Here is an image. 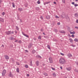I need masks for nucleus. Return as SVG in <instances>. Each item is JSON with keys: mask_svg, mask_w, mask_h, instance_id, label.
<instances>
[{"mask_svg": "<svg viewBox=\"0 0 78 78\" xmlns=\"http://www.w3.org/2000/svg\"><path fill=\"white\" fill-rule=\"evenodd\" d=\"M2 47H5V45H4L2 44Z\"/></svg>", "mask_w": 78, "mask_h": 78, "instance_id": "59", "label": "nucleus"}, {"mask_svg": "<svg viewBox=\"0 0 78 78\" xmlns=\"http://www.w3.org/2000/svg\"><path fill=\"white\" fill-rule=\"evenodd\" d=\"M12 7L13 8H15V4L13 2H12Z\"/></svg>", "mask_w": 78, "mask_h": 78, "instance_id": "15", "label": "nucleus"}, {"mask_svg": "<svg viewBox=\"0 0 78 78\" xmlns=\"http://www.w3.org/2000/svg\"><path fill=\"white\" fill-rule=\"evenodd\" d=\"M60 67V69H62V67L61 66Z\"/></svg>", "mask_w": 78, "mask_h": 78, "instance_id": "63", "label": "nucleus"}, {"mask_svg": "<svg viewBox=\"0 0 78 78\" xmlns=\"http://www.w3.org/2000/svg\"><path fill=\"white\" fill-rule=\"evenodd\" d=\"M69 40L70 41V42H72L73 41V40L72 38H70L69 39Z\"/></svg>", "mask_w": 78, "mask_h": 78, "instance_id": "31", "label": "nucleus"}, {"mask_svg": "<svg viewBox=\"0 0 78 78\" xmlns=\"http://www.w3.org/2000/svg\"><path fill=\"white\" fill-rule=\"evenodd\" d=\"M9 39H10V40H11V41H12V40H16V39H15V38H14V37H9Z\"/></svg>", "mask_w": 78, "mask_h": 78, "instance_id": "4", "label": "nucleus"}, {"mask_svg": "<svg viewBox=\"0 0 78 78\" xmlns=\"http://www.w3.org/2000/svg\"><path fill=\"white\" fill-rule=\"evenodd\" d=\"M76 64H77L76 65L77 66H78V62L76 63Z\"/></svg>", "mask_w": 78, "mask_h": 78, "instance_id": "64", "label": "nucleus"}, {"mask_svg": "<svg viewBox=\"0 0 78 78\" xmlns=\"http://www.w3.org/2000/svg\"><path fill=\"white\" fill-rule=\"evenodd\" d=\"M75 42H78V39L77 38H75V39L74 40Z\"/></svg>", "mask_w": 78, "mask_h": 78, "instance_id": "25", "label": "nucleus"}, {"mask_svg": "<svg viewBox=\"0 0 78 78\" xmlns=\"http://www.w3.org/2000/svg\"><path fill=\"white\" fill-rule=\"evenodd\" d=\"M66 62V60L63 58H61L60 59L59 62L61 64H64Z\"/></svg>", "mask_w": 78, "mask_h": 78, "instance_id": "1", "label": "nucleus"}, {"mask_svg": "<svg viewBox=\"0 0 78 78\" xmlns=\"http://www.w3.org/2000/svg\"><path fill=\"white\" fill-rule=\"evenodd\" d=\"M76 23H78V20H76Z\"/></svg>", "mask_w": 78, "mask_h": 78, "instance_id": "56", "label": "nucleus"}, {"mask_svg": "<svg viewBox=\"0 0 78 78\" xmlns=\"http://www.w3.org/2000/svg\"><path fill=\"white\" fill-rule=\"evenodd\" d=\"M74 6H75V7H76V6H78V5L76 4H74Z\"/></svg>", "mask_w": 78, "mask_h": 78, "instance_id": "40", "label": "nucleus"}, {"mask_svg": "<svg viewBox=\"0 0 78 78\" xmlns=\"http://www.w3.org/2000/svg\"><path fill=\"white\" fill-rule=\"evenodd\" d=\"M60 33H63L64 34L66 33V32H65V31H64V30H62V31H60Z\"/></svg>", "mask_w": 78, "mask_h": 78, "instance_id": "20", "label": "nucleus"}, {"mask_svg": "<svg viewBox=\"0 0 78 78\" xmlns=\"http://www.w3.org/2000/svg\"><path fill=\"white\" fill-rule=\"evenodd\" d=\"M66 70H67L70 71V70H71V68H70V67L66 68Z\"/></svg>", "mask_w": 78, "mask_h": 78, "instance_id": "14", "label": "nucleus"}, {"mask_svg": "<svg viewBox=\"0 0 78 78\" xmlns=\"http://www.w3.org/2000/svg\"><path fill=\"white\" fill-rule=\"evenodd\" d=\"M54 4H56V2H54Z\"/></svg>", "mask_w": 78, "mask_h": 78, "instance_id": "61", "label": "nucleus"}, {"mask_svg": "<svg viewBox=\"0 0 78 78\" xmlns=\"http://www.w3.org/2000/svg\"><path fill=\"white\" fill-rule=\"evenodd\" d=\"M40 18L41 20H43V17L41 16Z\"/></svg>", "mask_w": 78, "mask_h": 78, "instance_id": "41", "label": "nucleus"}, {"mask_svg": "<svg viewBox=\"0 0 78 78\" xmlns=\"http://www.w3.org/2000/svg\"><path fill=\"white\" fill-rule=\"evenodd\" d=\"M5 57L6 59H9V57L7 55H5Z\"/></svg>", "mask_w": 78, "mask_h": 78, "instance_id": "8", "label": "nucleus"}, {"mask_svg": "<svg viewBox=\"0 0 78 78\" xmlns=\"http://www.w3.org/2000/svg\"><path fill=\"white\" fill-rule=\"evenodd\" d=\"M60 54L61 55H62V56H64V54L62 53H60Z\"/></svg>", "mask_w": 78, "mask_h": 78, "instance_id": "43", "label": "nucleus"}, {"mask_svg": "<svg viewBox=\"0 0 78 78\" xmlns=\"http://www.w3.org/2000/svg\"><path fill=\"white\" fill-rule=\"evenodd\" d=\"M36 58H39L40 59H41V58H42V57H41V56L39 55H37L36 56Z\"/></svg>", "mask_w": 78, "mask_h": 78, "instance_id": "10", "label": "nucleus"}, {"mask_svg": "<svg viewBox=\"0 0 78 78\" xmlns=\"http://www.w3.org/2000/svg\"><path fill=\"white\" fill-rule=\"evenodd\" d=\"M52 70H55V69L54 68H52Z\"/></svg>", "mask_w": 78, "mask_h": 78, "instance_id": "53", "label": "nucleus"}, {"mask_svg": "<svg viewBox=\"0 0 78 78\" xmlns=\"http://www.w3.org/2000/svg\"><path fill=\"white\" fill-rule=\"evenodd\" d=\"M41 32H43V31H44V29H41Z\"/></svg>", "mask_w": 78, "mask_h": 78, "instance_id": "47", "label": "nucleus"}, {"mask_svg": "<svg viewBox=\"0 0 78 78\" xmlns=\"http://www.w3.org/2000/svg\"><path fill=\"white\" fill-rule=\"evenodd\" d=\"M44 75H45L46 76H47V73H44Z\"/></svg>", "mask_w": 78, "mask_h": 78, "instance_id": "49", "label": "nucleus"}, {"mask_svg": "<svg viewBox=\"0 0 78 78\" xmlns=\"http://www.w3.org/2000/svg\"><path fill=\"white\" fill-rule=\"evenodd\" d=\"M16 28L17 30L18 31L19 30V28L18 27H17V26H16Z\"/></svg>", "mask_w": 78, "mask_h": 78, "instance_id": "27", "label": "nucleus"}, {"mask_svg": "<svg viewBox=\"0 0 78 78\" xmlns=\"http://www.w3.org/2000/svg\"><path fill=\"white\" fill-rule=\"evenodd\" d=\"M30 66H32L33 64H32V61L30 62Z\"/></svg>", "mask_w": 78, "mask_h": 78, "instance_id": "24", "label": "nucleus"}, {"mask_svg": "<svg viewBox=\"0 0 78 78\" xmlns=\"http://www.w3.org/2000/svg\"><path fill=\"white\" fill-rule=\"evenodd\" d=\"M36 10H37V11H38L40 9L38 7H36Z\"/></svg>", "mask_w": 78, "mask_h": 78, "instance_id": "28", "label": "nucleus"}, {"mask_svg": "<svg viewBox=\"0 0 78 78\" xmlns=\"http://www.w3.org/2000/svg\"><path fill=\"white\" fill-rule=\"evenodd\" d=\"M50 17L49 16H46V18L47 19H50Z\"/></svg>", "mask_w": 78, "mask_h": 78, "instance_id": "19", "label": "nucleus"}, {"mask_svg": "<svg viewBox=\"0 0 78 78\" xmlns=\"http://www.w3.org/2000/svg\"><path fill=\"white\" fill-rule=\"evenodd\" d=\"M22 33L23 35L24 36H26V37H28V38L29 37V36L28 35H27V34H25L24 33H23V32H22Z\"/></svg>", "mask_w": 78, "mask_h": 78, "instance_id": "6", "label": "nucleus"}, {"mask_svg": "<svg viewBox=\"0 0 78 78\" xmlns=\"http://www.w3.org/2000/svg\"><path fill=\"white\" fill-rule=\"evenodd\" d=\"M36 63L37 64V66H39V62L38 61H37Z\"/></svg>", "mask_w": 78, "mask_h": 78, "instance_id": "17", "label": "nucleus"}, {"mask_svg": "<svg viewBox=\"0 0 78 78\" xmlns=\"http://www.w3.org/2000/svg\"><path fill=\"white\" fill-rule=\"evenodd\" d=\"M28 3L25 4L24 5V6H25V7H27V6H28Z\"/></svg>", "mask_w": 78, "mask_h": 78, "instance_id": "29", "label": "nucleus"}, {"mask_svg": "<svg viewBox=\"0 0 78 78\" xmlns=\"http://www.w3.org/2000/svg\"><path fill=\"white\" fill-rule=\"evenodd\" d=\"M53 75L54 76H56V75L55 74V73H53Z\"/></svg>", "mask_w": 78, "mask_h": 78, "instance_id": "32", "label": "nucleus"}, {"mask_svg": "<svg viewBox=\"0 0 78 78\" xmlns=\"http://www.w3.org/2000/svg\"><path fill=\"white\" fill-rule=\"evenodd\" d=\"M32 53L33 54H34V53H36V51H35L34 50H33L32 51Z\"/></svg>", "mask_w": 78, "mask_h": 78, "instance_id": "21", "label": "nucleus"}, {"mask_svg": "<svg viewBox=\"0 0 78 78\" xmlns=\"http://www.w3.org/2000/svg\"><path fill=\"white\" fill-rule=\"evenodd\" d=\"M37 3L38 4H40V3H41V2H40V1H38L37 2Z\"/></svg>", "mask_w": 78, "mask_h": 78, "instance_id": "39", "label": "nucleus"}, {"mask_svg": "<svg viewBox=\"0 0 78 78\" xmlns=\"http://www.w3.org/2000/svg\"><path fill=\"white\" fill-rule=\"evenodd\" d=\"M25 51H26V52H27V53H28V50H25Z\"/></svg>", "mask_w": 78, "mask_h": 78, "instance_id": "52", "label": "nucleus"}, {"mask_svg": "<svg viewBox=\"0 0 78 78\" xmlns=\"http://www.w3.org/2000/svg\"><path fill=\"white\" fill-rule=\"evenodd\" d=\"M53 31L56 33H58V30H57L56 29H54Z\"/></svg>", "mask_w": 78, "mask_h": 78, "instance_id": "13", "label": "nucleus"}, {"mask_svg": "<svg viewBox=\"0 0 78 78\" xmlns=\"http://www.w3.org/2000/svg\"><path fill=\"white\" fill-rule=\"evenodd\" d=\"M70 33L71 34H75V31H73V32L70 31Z\"/></svg>", "mask_w": 78, "mask_h": 78, "instance_id": "16", "label": "nucleus"}, {"mask_svg": "<svg viewBox=\"0 0 78 78\" xmlns=\"http://www.w3.org/2000/svg\"><path fill=\"white\" fill-rule=\"evenodd\" d=\"M17 41H18V40H16V41H15V42H17Z\"/></svg>", "mask_w": 78, "mask_h": 78, "instance_id": "58", "label": "nucleus"}, {"mask_svg": "<svg viewBox=\"0 0 78 78\" xmlns=\"http://www.w3.org/2000/svg\"><path fill=\"white\" fill-rule=\"evenodd\" d=\"M61 17H62V18H64V16L62 15L61 16Z\"/></svg>", "mask_w": 78, "mask_h": 78, "instance_id": "62", "label": "nucleus"}, {"mask_svg": "<svg viewBox=\"0 0 78 78\" xmlns=\"http://www.w3.org/2000/svg\"><path fill=\"white\" fill-rule=\"evenodd\" d=\"M75 28H77V29H78V27H75Z\"/></svg>", "mask_w": 78, "mask_h": 78, "instance_id": "57", "label": "nucleus"}, {"mask_svg": "<svg viewBox=\"0 0 78 78\" xmlns=\"http://www.w3.org/2000/svg\"><path fill=\"white\" fill-rule=\"evenodd\" d=\"M55 17L56 19H59V17H58V16H55Z\"/></svg>", "mask_w": 78, "mask_h": 78, "instance_id": "33", "label": "nucleus"}, {"mask_svg": "<svg viewBox=\"0 0 78 78\" xmlns=\"http://www.w3.org/2000/svg\"><path fill=\"white\" fill-rule=\"evenodd\" d=\"M50 2L49 1V2H45V4H48V3H50Z\"/></svg>", "mask_w": 78, "mask_h": 78, "instance_id": "36", "label": "nucleus"}, {"mask_svg": "<svg viewBox=\"0 0 78 78\" xmlns=\"http://www.w3.org/2000/svg\"><path fill=\"white\" fill-rule=\"evenodd\" d=\"M62 2H63V3H66L65 2V0H62Z\"/></svg>", "mask_w": 78, "mask_h": 78, "instance_id": "37", "label": "nucleus"}, {"mask_svg": "<svg viewBox=\"0 0 78 78\" xmlns=\"http://www.w3.org/2000/svg\"><path fill=\"white\" fill-rule=\"evenodd\" d=\"M71 36H72V37H75V35H73V34H72L71 35Z\"/></svg>", "mask_w": 78, "mask_h": 78, "instance_id": "45", "label": "nucleus"}, {"mask_svg": "<svg viewBox=\"0 0 78 78\" xmlns=\"http://www.w3.org/2000/svg\"><path fill=\"white\" fill-rule=\"evenodd\" d=\"M49 60L50 63H52V62H53V61H52V58H49Z\"/></svg>", "mask_w": 78, "mask_h": 78, "instance_id": "7", "label": "nucleus"}, {"mask_svg": "<svg viewBox=\"0 0 78 78\" xmlns=\"http://www.w3.org/2000/svg\"><path fill=\"white\" fill-rule=\"evenodd\" d=\"M72 5H75V2H72Z\"/></svg>", "mask_w": 78, "mask_h": 78, "instance_id": "50", "label": "nucleus"}, {"mask_svg": "<svg viewBox=\"0 0 78 78\" xmlns=\"http://www.w3.org/2000/svg\"><path fill=\"white\" fill-rule=\"evenodd\" d=\"M2 16H4V15L5 14V12H3L2 13Z\"/></svg>", "mask_w": 78, "mask_h": 78, "instance_id": "35", "label": "nucleus"}, {"mask_svg": "<svg viewBox=\"0 0 78 78\" xmlns=\"http://www.w3.org/2000/svg\"><path fill=\"white\" fill-rule=\"evenodd\" d=\"M33 39L34 41H36V39L35 38H34Z\"/></svg>", "mask_w": 78, "mask_h": 78, "instance_id": "51", "label": "nucleus"}, {"mask_svg": "<svg viewBox=\"0 0 78 78\" xmlns=\"http://www.w3.org/2000/svg\"><path fill=\"white\" fill-rule=\"evenodd\" d=\"M78 16V14L77 13H75V17H77V16Z\"/></svg>", "mask_w": 78, "mask_h": 78, "instance_id": "34", "label": "nucleus"}, {"mask_svg": "<svg viewBox=\"0 0 78 78\" xmlns=\"http://www.w3.org/2000/svg\"><path fill=\"white\" fill-rule=\"evenodd\" d=\"M67 56L69 58H70V57H72V55L70 54H68Z\"/></svg>", "mask_w": 78, "mask_h": 78, "instance_id": "12", "label": "nucleus"}, {"mask_svg": "<svg viewBox=\"0 0 78 78\" xmlns=\"http://www.w3.org/2000/svg\"><path fill=\"white\" fill-rule=\"evenodd\" d=\"M60 24V22H58V23H57V24L58 25H59Z\"/></svg>", "mask_w": 78, "mask_h": 78, "instance_id": "48", "label": "nucleus"}, {"mask_svg": "<svg viewBox=\"0 0 78 78\" xmlns=\"http://www.w3.org/2000/svg\"><path fill=\"white\" fill-rule=\"evenodd\" d=\"M6 73V70L5 69H4L3 71V72L2 73V75H5Z\"/></svg>", "mask_w": 78, "mask_h": 78, "instance_id": "5", "label": "nucleus"}, {"mask_svg": "<svg viewBox=\"0 0 78 78\" xmlns=\"http://www.w3.org/2000/svg\"><path fill=\"white\" fill-rule=\"evenodd\" d=\"M16 72L18 73H19V68H17L16 69Z\"/></svg>", "mask_w": 78, "mask_h": 78, "instance_id": "18", "label": "nucleus"}, {"mask_svg": "<svg viewBox=\"0 0 78 78\" xmlns=\"http://www.w3.org/2000/svg\"><path fill=\"white\" fill-rule=\"evenodd\" d=\"M18 10L21 12L23 10V9H22V8H19L18 9Z\"/></svg>", "mask_w": 78, "mask_h": 78, "instance_id": "23", "label": "nucleus"}, {"mask_svg": "<svg viewBox=\"0 0 78 78\" xmlns=\"http://www.w3.org/2000/svg\"><path fill=\"white\" fill-rule=\"evenodd\" d=\"M33 46V44H31V43H30L29 45L28 46V47L29 48H30L31 47H32V46Z\"/></svg>", "mask_w": 78, "mask_h": 78, "instance_id": "9", "label": "nucleus"}, {"mask_svg": "<svg viewBox=\"0 0 78 78\" xmlns=\"http://www.w3.org/2000/svg\"><path fill=\"white\" fill-rule=\"evenodd\" d=\"M16 63L17 65H18V66H19V65H20V64H19V62H16Z\"/></svg>", "mask_w": 78, "mask_h": 78, "instance_id": "42", "label": "nucleus"}, {"mask_svg": "<svg viewBox=\"0 0 78 78\" xmlns=\"http://www.w3.org/2000/svg\"><path fill=\"white\" fill-rule=\"evenodd\" d=\"M9 77H11L12 78H13V77L14 76L13 74H12L11 72H10V73L9 74Z\"/></svg>", "mask_w": 78, "mask_h": 78, "instance_id": "3", "label": "nucleus"}, {"mask_svg": "<svg viewBox=\"0 0 78 78\" xmlns=\"http://www.w3.org/2000/svg\"><path fill=\"white\" fill-rule=\"evenodd\" d=\"M4 22V20H3V18L0 17V22Z\"/></svg>", "mask_w": 78, "mask_h": 78, "instance_id": "11", "label": "nucleus"}, {"mask_svg": "<svg viewBox=\"0 0 78 78\" xmlns=\"http://www.w3.org/2000/svg\"><path fill=\"white\" fill-rule=\"evenodd\" d=\"M15 32L16 34V33H17V32L16 31H15Z\"/></svg>", "mask_w": 78, "mask_h": 78, "instance_id": "60", "label": "nucleus"}, {"mask_svg": "<svg viewBox=\"0 0 78 78\" xmlns=\"http://www.w3.org/2000/svg\"><path fill=\"white\" fill-rule=\"evenodd\" d=\"M18 42L19 43H21V42H22V41H20L19 42Z\"/></svg>", "mask_w": 78, "mask_h": 78, "instance_id": "54", "label": "nucleus"}, {"mask_svg": "<svg viewBox=\"0 0 78 78\" xmlns=\"http://www.w3.org/2000/svg\"><path fill=\"white\" fill-rule=\"evenodd\" d=\"M5 33L7 35H9L11 34H14V31L11 32V31H8L6 32Z\"/></svg>", "mask_w": 78, "mask_h": 78, "instance_id": "2", "label": "nucleus"}, {"mask_svg": "<svg viewBox=\"0 0 78 78\" xmlns=\"http://www.w3.org/2000/svg\"><path fill=\"white\" fill-rule=\"evenodd\" d=\"M74 71H75V72H78V70H77V69H74Z\"/></svg>", "mask_w": 78, "mask_h": 78, "instance_id": "38", "label": "nucleus"}, {"mask_svg": "<svg viewBox=\"0 0 78 78\" xmlns=\"http://www.w3.org/2000/svg\"><path fill=\"white\" fill-rule=\"evenodd\" d=\"M25 67H26V68H27V69L28 68V65H25Z\"/></svg>", "mask_w": 78, "mask_h": 78, "instance_id": "30", "label": "nucleus"}, {"mask_svg": "<svg viewBox=\"0 0 78 78\" xmlns=\"http://www.w3.org/2000/svg\"><path fill=\"white\" fill-rule=\"evenodd\" d=\"M47 48L48 49H49V50H51V48H50V45H48L47 46Z\"/></svg>", "mask_w": 78, "mask_h": 78, "instance_id": "22", "label": "nucleus"}, {"mask_svg": "<svg viewBox=\"0 0 78 78\" xmlns=\"http://www.w3.org/2000/svg\"><path fill=\"white\" fill-rule=\"evenodd\" d=\"M2 0H0V7H1V6H0V4L2 3Z\"/></svg>", "mask_w": 78, "mask_h": 78, "instance_id": "46", "label": "nucleus"}, {"mask_svg": "<svg viewBox=\"0 0 78 78\" xmlns=\"http://www.w3.org/2000/svg\"><path fill=\"white\" fill-rule=\"evenodd\" d=\"M38 39H40V40H41V39H42V37H41V36H39L38 37Z\"/></svg>", "mask_w": 78, "mask_h": 78, "instance_id": "26", "label": "nucleus"}, {"mask_svg": "<svg viewBox=\"0 0 78 78\" xmlns=\"http://www.w3.org/2000/svg\"><path fill=\"white\" fill-rule=\"evenodd\" d=\"M71 46H72V47H75V45H73V44H72L71 45Z\"/></svg>", "mask_w": 78, "mask_h": 78, "instance_id": "44", "label": "nucleus"}, {"mask_svg": "<svg viewBox=\"0 0 78 78\" xmlns=\"http://www.w3.org/2000/svg\"><path fill=\"white\" fill-rule=\"evenodd\" d=\"M27 76H30V75L29 74H27Z\"/></svg>", "mask_w": 78, "mask_h": 78, "instance_id": "55", "label": "nucleus"}]
</instances>
